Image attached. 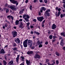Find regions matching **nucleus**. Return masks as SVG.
I'll return each instance as SVG.
<instances>
[{"label":"nucleus","instance_id":"9b49d317","mask_svg":"<svg viewBox=\"0 0 65 65\" xmlns=\"http://www.w3.org/2000/svg\"><path fill=\"white\" fill-rule=\"evenodd\" d=\"M52 29H55L56 28V26L55 24H53L52 26Z\"/></svg>","mask_w":65,"mask_h":65},{"label":"nucleus","instance_id":"dca6fc26","mask_svg":"<svg viewBox=\"0 0 65 65\" xmlns=\"http://www.w3.org/2000/svg\"><path fill=\"white\" fill-rule=\"evenodd\" d=\"M19 24V21L17 20L15 22V24L16 25H18Z\"/></svg>","mask_w":65,"mask_h":65},{"label":"nucleus","instance_id":"338daca9","mask_svg":"<svg viewBox=\"0 0 65 65\" xmlns=\"http://www.w3.org/2000/svg\"><path fill=\"white\" fill-rule=\"evenodd\" d=\"M63 7H64V8H65V4L63 5Z\"/></svg>","mask_w":65,"mask_h":65},{"label":"nucleus","instance_id":"f3484780","mask_svg":"<svg viewBox=\"0 0 65 65\" xmlns=\"http://www.w3.org/2000/svg\"><path fill=\"white\" fill-rule=\"evenodd\" d=\"M65 16V14H61L60 15V17H61V18H62L63 17H64Z\"/></svg>","mask_w":65,"mask_h":65},{"label":"nucleus","instance_id":"1a4fd4ad","mask_svg":"<svg viewBox=\"0 0 65 65\" xmlns=\"http://www.w3.org/2000/svg\"><path fill=\"white\" fill-rule=\"evenodd\" d=\"M60 14H61V12H58L57 14V12H56L55 15L56 17H59V15H60Z\"/></svg>","mask_w":65,"mask_h":65},{"label":"nucleus","instance_id":"412c9836","mask_svg":"<svg viewBox=\"0 0 65 65\" xmlns=\"http://www.w3.org/2000/svg\"><path fill=\"white\" fill-rule=\"evenodd\" d=\"M61 36H64V37H65V33H61Z\"/></svg>","mask_w":65,"mask_h":65},{"label":"nucleus","instance_id":"bb28decb","mask_svg":"<svg viewBox=\"0 0 65 65\" xmlns=\"http://www.w3.org/2000/svg\"><path fill=\"white\" fill-rule=\"evenodd\" d=\"M40 44V43L39 42H37L36 43V46H37L38 45Z\"/></svg>","mask_w":65,"mask_h":65},{"label":"nucleus","instance_id":"6e6552de","mask_svg":"<svg viewBox=\"0 0 65 65\" xmlns=\"http://www.w3.org/2000/svg\"><path fill=\"white\" fill-rule=\"evenodd\" d=\"M15 42H16V43H20L21 41L20 40V39L19 38H17L16 39H14Z\"/></svg>","mask_w":65,"mask_h":65},{"label":"nucleus","instance_id":"c03bdc74","mask_svg":"<svg viewBox=\"0 0 65 65\" xmlns=\"http://www.w3.org/2000/svg\"><path fill=\"white\" fill-rule=\"evenodd\" d=\"M6 13H7L8 12V11H9V10H8V9H6Z\"/></svg>","mask_w":65,"mask_h":65},{"label":"nucleus","instance_id":"c9c22d12","mask_svg":"<svg viewBox=\"0 0 65 65\" xmlns=\"http://www.w3.org/2000/svg\"><path fill=\"white\" fill-rule=\"evenodd\" d=\"M42 47V45L40 44V45H39V47Z\"/></svg>","mask_w":65,"mask_h":65},{"label":"nucleus","instance_id":"b1692460","mask_svg":"<svg viewBox=\"0 0 65 65\" xmlns=\"http://www.w3.org/2000/svg\"><path fill=\"white\" fill-rule=\"evenodd\" d=\"M52 38H53V35H50L49 37V38L50 39H52Z\"/></svg>","mask_w":65,"mask_h":65},{"label":"nucleus","instance_id":"7ed1b4c3","mask_svg":"<svg viewBox=\"0 0 65 65\" xmlns=\"http://www.w3.org/2000/svg\"><path fill=\"white\" fill-rule=\"evenodd\" d=\"M28 40V39L25 40L23 42V45L25 47H27V41Z\"/></svg>","mask_w":65,"mask_h":65},{"label":"nucleus","instance_id":"bf43d9fd","mask_svg":"<svg viewBox=\"0 0 65 65\" xmlns=\"http://www.w3.org/2000/svg\"><path fill=\"white\" fill-rule=\"evenodd\" d=\"M8 8H10L11 6H10V5H8Z\"/></svg>","mask_w":65,"mask_h":65},{"label":"nucleus","instance_id":"c756f323","mask_svg":"<svg viewBox=\"0 0 65 65\" xmlns=\"http://www.w3.org/2000/svg\"><path fill=\"white\" fill-rule=\"evenodd\" d=\"M52 62H53V63H52V64H51V65H54V64H55V61H54V60H53V61H52Z\"/></svg>","mask_w":65,"mask_h":65},{"label":"nucleus","instance_id":"6e6d98bb","mask_svg":"<svg viewBox=\"0 0 65 65\" xmlns=\"http://www.w3.org/2000/svg\"><path fill=\"white\" fill-rule=\"evenodd\" d=\"M25 1L26 3H27L29 2L28 0H26Z\"/></svg>","mask_w":65,"mask_h":65},{"label":"nucleus","instance_id":"de8ad7c7","mask_svg":"<svg viewBox=\"0 0 65 65\" xmlns=\"http://www.w3.org/2000/svg\"><path fill=\"white\" fill-rule=\"evenodd\" d=\"M55 40H56V39L53 40H52V42H55Z\"/></svg>","mask_w":65,"mask_h":65},{"label":"nucleus","instance_id":"aec40b11","mask_svg":"<svg viewBox=\"0 0 65 65\" xmlns=\"http://www.w3.org/2000/svg\"><path fill=\"white\" fill-rule=\"evenodd\" d=\"M24 20H25L26 22H29V19L28 18H24Z\"/></svg>","mask_w":65,"mask_h":65},{"label":"nucleus","instance_id":"0e129e2a","mask_svg":"<svg viewBox=\"0 0 65 65\" xmlns=\"http://www.w3.org/2000/svg\"><path fill=\"white\" fill-rule=\"evenodd\" d=\"M35 48V47L34 46L32 47L31 49H34Z\"/></svg>","mask_w":65,"mask_h":65},{"label":"nucleus","instance_id":"393cba45","mask_svg":"<svg viewBox=\"0 0 65 65\" xmlns=\"http://www.w3.org/2000/svg\"><path fill=\"white\" fill-rule=\"evenodd\" d=\"M46 14L45 15L46 16H48V17H49V15H50V13H47L45 12Z\"/></svg>","mask_w":65,"mask_h":65},{"label":"nucleus","instance_id":"4468645a","mask_svg":"<svg viewBox=\"0 0 65 65\" xmlns=\"http://www.w3.org/2000/svg\"><path fill=\"white\" fill-rule=\"evenodd\" d=\"M20 57V55H18L17 56V57L16 58V62L17 63L19 62V57Z\"/></svg>","mask_w":65,"mask_h":65},{"label":"nucleus","instance_id":"c85d7f7f","mask_svg":"<svg viewBox=\"0 0 65 65\" xmlns=\"http://www.w3.org/2000/svg\"><path fill=\"white\" fill-rule=\"evenodd\" d=\"M50 11H51L50 9H47V10L45 12H47V13H48V12H50Z\"/></svg>","mask_w":65,"mask_h":65},{"label":"nucleus","instance_id":"37998d69","mask_svg":"<svg viewBox=\"0 0 65 65\" xmlns=\"http://www.w3.org/2000/svg\"><path fill=\"white\" fill-rule=\"evenodd\" d=\"M48 34H50V33H51V31H50V30H48Z\"/></svg>","mask_w":65,"mask_h":65},{"label":"nucleus","instance_id":"f03ea898","mask_svg":"<svg viewBox=\"0 0 65 65\" xmlns=\"http://www.w3.org/2000/svg\"><path fill=\"white\" fill-rule=\"evenodd\" d=\"M28 45L29 46V47H31L32 44H33V42L31 40H29L28 41Z\"/></svg>","mask_w":65,"mask_h":65},{"label":"nucleus","instance_id":"5701e85b","mask_svg":"<svg viewBox=\"0 0 65 65\" xmlns=\"http://www.w3.org/2000/svg\"><path fill=\"white\" fill-rule=\"evenodd\" d=\"M56 54L57 56H60V54L57 52H56Z\"/></svg>","mask_w":65,"mask_h":65},{"label":"nucleus","instance_id":"603ef678","mask_svg":"<svg viewBox=\"0 0 65 65\" xmlns=\"http://www.w3.org/2000/svg\"><path fill=\"white\" fill-rule=\"evenodd\" d=\"M11 19L12 21H13V17H12V16H11Z\"/></svg>","mask_w":65,"mask_h":65},{"label":"nucleus","instance_id":"cd10ccee","mask_svg":"<svg viewBox=\"0 0 65 65\" xmlns=\"http://www.w3.org/2000/svg\"><path fill=\"white\" fill-rule=\"evenodd\" d=\"M3 62H4V65H6V64H7V62H6L5 61V60H3Z\"/></svg>","mask_w":65,"mask_h":65},{"label":"nucleus","instance_id":"a211bd4d","mask_svg":"<svg viewBox=\"0 0 65 65\" xmlns=\"http://www.w3.org/2000/svg\"><path fill=\"white\" fill-rule=\"evenodd\" d=\"M20 23V25L19 26V28H21V27L23 26V24L22 22H21Z\"/></svg>","mask_w":65,"mask_h":65},{"label":"nucleus","instance_id":"f704fd0d","mask_svg":"<svg viewBox=\"0 0 65 65\" xmlns=\"http://www.w3.org/2000/svg\"><path fill=\"white\" fill-rule=\"evenodd\" d=\"M50 61V60L48 59H46V62H49V61Z\"/></svg>","mask_w":65,"mask_h":65},{"label":"nucleus","instance_id":"f257e3e1","mask_svg":"<svg viewBox=\"0 0 65 65\" xmlns=\"http://www.w3.org/2000/svg\"><path fill=\"white\" fill-rule=\"evenodd\" d=\"M10 1L11 2L13 3V4H16V5H18L19 4V2L15 0H10Z\"/></svg>","mask_w":65,"mask_h":65},{"label":"nucleus","instance_id":"58836bf2","mask_svg":"<svg viewBox=\"0 0 65 65\" xmlns=\"http://www.w3.org/2000/svg\"><path fill=\"white\" fill-rule=\"evenodd\" d=\"M32 6L31 5H30L29 7V8L30 10H32Z\"/></svg>","mask_w":65,"mask_h":65},{"label":"nucleus","instance_id":"f8f14e48","mask_svg":"<svg viewBox=\"0 0 65 65\" xmlns=\"http://www.w3.org/2000/svg\"><path fill=\"white\" fill-rule=\"evenodd\" d=\"M5 52H4V50L3 49H2L0 52V54H4Z\"/></svg>","mask_w":65,"mask_h":65},{"label":"nucleus","instance_id":"423d86ee","mask_svg":"<svg viewBox=\"0 0 65 65\" xmlns=\"http://www.w3.org/2000/svg\"><path fill=\"white\" fill-rule=\"evenodd\" d=\"M15 7V6L14 5H13V6H11L10 7V9H11L12 10H17V9H16Z\"/></svg>","mask_w":65,"mask_h":65},{"label":"nucleus","instance_id":"20e7f679","mask_svg":"<svg viewBox=\"0 0 65 65\" xmlns=\"http://www.w3.org/2000/svg\"><path fill=\"white\" fill-rule=\"evenodd\" d=\"M12 34L13 36V37H15L17 36V32L15 31H12Z\"/></svg>","mask_w":65,"mask_h":65},{"label":"nucleus","instance_id":"49530a36","mask_svg":"<svg viewBox=\"0 0 65 65\" xmlns=\"http://www.w3.org/2000/svg\"><path fill=\"white\" fill-rule=\"evenodd\" d=\"M20 65H24V62H23V63H22Z\"/></svg>","mask_w":65,"mask_h":65},{"label":"nucleus","instance_id":"9d476101","mask_svg":"<svg viewBox=\"0 0 65 65\" xmlns=\"http://www.w3.org/2000/svg\"><path fill=\"white\" fill-rule=\"evenodd\" d=\"M13 63V60H11L9 62L8 64L9 65H12Z\"/></svg>","mask_w":65,"mask_h":65},{"label":"nucleus","instance_id":"ea45409f","mask_svg":"<svg viewBox=\"0 0 65 65\" xmlns=\"http://www.w3.org/2000/svg\"><path fill=\"white\" fill-rule=\"evenodd\" d=\"M5 27H7V26H8L7 24V23H5Z\"/></svg>","mask_w":65,"mask_h":65},{"label":"nucleus","instance_id":"4be33fe9","mask_svg":"<svg viewBox=\"0 0 65 65\" xmlns=\"http://www.w3.org/2000/svg\"><path fill=\"white\" fill-rule=\"evenodd\" d=\"M12 50L13 51H17L18 48L17 47H14V48H12Z\"/></svg>","mask_w":65,"mask_h":65},{"label":"nucleus","instance_id":"680f3d73","mask_svg":"<svg viewBox=\"0 0 65 65\" xmlns=\"http://www.w3.org/2000/svg\"><path fill=\"white\" fill-rule=\"evenodd\" d=\"M7 18H9V19H10V15H9L7 17Z\"/></svg>","mask_w":65,"mask_h":65},{"label":"nucleus","instance_id":"e433bc0d","mask_svg":"<svg viewBox=\"0 0 65 65\" xmlns=\"http://www.w3.org/2000/svg\"><path fill=\"white\" fill-rule=\"evenodd\" d=\"M53 39H56V36H53Z\"/></svg>","mask_w":65,"mask_h":65},{"label":"nucleus","instance_id":"3c124183","mask_svg":"<svg viewBox=\"0 0 65 65\" xmlns=\"http://www.w3.org/2000/svg\"><path fill=\"white\" fill-rule=\"evenodd\" d=\"M22 21L23 19H21L19 20V21H20V22H22Z\"/></svg>","mask_w":65,"mask_h":65},{"label":"nucleus","instance_id":"39448f33","mask_svg":"<svg viewBox=\"0 0 65 65\" xmlns=\"http://www.w3.org/2000/svg\"><path fill=\"white\" fill-rule=\"evenodd\" d=\"M37 19H38V20L40 21V22H42V20L44 19L43 17H37Z\"/></svg>","mask_w":65,"mask_h":65},{"label":"nucleus","instance_id":"e2e57ef3","mask_svg":"<svg viewBox=\"0 0 65 65\" xmlns=\"http://www.w3.org/2000/svg\"><path fill=\"white\" fill-rule=\"evenodd\" d=\"M59 39H62V38L61 37H59Z\"/></svg>","mask_w":65,"mask_h":65},{"label":"nucleus","instance_id":"4d7b16f0","mask_svg":"<svg viewBox=\"0 0 65 65\" xmlns=\"http://www.w3.org/2000/svg\"><path fill=\"white\" fill-rule=\"evenodd\" d=\"M61 8H59L58 9V11H61Z\"/></svg>","mask_w":65,"mask_h":65},{"label":"nucleus","instance_id":"774afa93","mask_svg":"<svg viewBox=\"0 0 65 65\" xmlns=\"http://www.w3.org/2000/svg\"><path fill=\"white\" fill-rule=\"evenodd\" d=\"M63 50H65V47H63Z\"/></svg>","mask_w":65,"mask_h":65},{"label":"nucleus","instance_id":"2eb2a0df","mask_svg":"<svg viewBox=\"0 0 65 65\" xmlns=\"http://www.w3.org/2000/svg\"><path fill=\"white\" fill-rule=\"evenodd\" d=\"M33 51H28L27 52V54L28 55H30V54H33Z\"/></svg>","mask_w":65,"mask_h":65},{"label":"nucleus","instance_id":"052dcab7","mask_svg":"<svg viewBox=\"0 0 65 65\" xmlns=\"http://www.w3.org/2000/svg\"><path fill=\"white\" fill-rule=\"evenodd\" d=\"M39 1L41 3V2H42L43 1L42 0H39Z\"/></svg>","mask_w":65,"mask_h":65},{"label":"nucleus","instance_id":"13d9d810","mask_svg":"<svg viewBox=\"0 0 65 65\" xmlns=\"http://www.w3.org/2000/svg\"><path fill=\"white\" fill-rule=\"evenodd\" d=\"M39 15H41V13L40 12H39Z\"/></svg>","mask_w":65,"mask_h":65},{"label":"nucleus","instance_id":"864d4df0","mask_svg":"<svg viewBox=\"0 0 65 65\" xmlns=\"http://www.w3.org/2000/svg\"><path fill=\"white\" fill-rule=\"evenodd\" d=\"M29 25H30V23L29 22H28L27 23V26H29Z\"/></svg>","mask_w":65,"mask_h":65},{"label":"nucleus","instance_id":"8fccbe9b","mask_svg":"<svg viewBox=\"0 0 65 65\" xmlns=\"http://www.w3.org/2000/svg\"><path fill=\"white\" fill-rule=\"evenodd\" d=\"M33 21H34V22H36V19H34L33 20Z\"/></svg>","mask_w":65,"mask_h":65},{"label":"nucleus","instance_id":"5fc2aeb1","mask_svg":"<svg viewBox=\"0 0 65 65\" xmlns=\"http://www.w3.org/2000/svg\"><path fill=\"white\" fill-rule=\"evenodd\" d=\"M45 44H48V42H46L45 43Z\"/></svg>","mask_w":65,"mask_h":65},{"label":"nucleus","instance_id":"09e8293b","mask_svg":"<svg viewBox=\"0 0 65 65\" xmlns=\"http://www.w3.org/2000/svg\"><path fill=\"white\" fill-rule=\"evenodd\" d=\"M42 9H43L44 10V11H45V10H46V8H45L43 7Z\"/></svg>","mask_w":65,"mask_h":65},{"label":"nucleus","instance_id":"0eeeda50","mask_svg":"<svg viewBox=\"0 0 65 65\" xmlns=\"http://www.w3.org/2000/svg\"><path fill=\"white\" fill-rule=\"evenodd\" d=\"M40 56L39 55L36 54L34 56V58L35 59H37V58H40Z\"/></svg>","mask_w":65,"mask_h":65},{"label":"nucleus","instance_id":"79ce46f5","mask_svg":"<svg viewBox=\"0 0 65 65\" xmlns=\"http://www.w3.org/2000/svg\"><path fill=\"white\" fill-rule=\"evenodd\" d=\"M56 62L57 64H59V61H58L56 60Z\"/></svg>","mask_w":65,"mask_h":65},{"label":"nucleus","instance_id":"2f4dec72","mask_svg":"<svg viewBox=\"0 0 65 65\" xmlns=\"http://www.w3.org/2000/svg\"><path fill=\"white\" fill-rule=\"evenodd\" d=\"M26 18H27V19H29V18H30V17H29V15H27L26 16Z\"/></svg>","mask_w":65,"mask_h":65},{"label":"nucleus","instance_id":"a18cd8bd","mask_svg":"<svg viewBox=\"0 0 65 65\" xmlns=\"http://www.w3.org/2000/svg\"><path fill=\"white\" fill-rule=\"evenodd\" d=\"M60 44V45H63V42H61Z\"/></svg>","mask_w":65,"mask_h":65},{"label":"nucleus","instance_id":"a19ab883","mask_svg":"<svg viewBox=\"0 0 65 65\" xmlns=\"http://www.w3.org/2000/svg\"><path fill=\"white\" fill-rule=\"evenodd\" d=\"M45 20H44L42 22V24H44V23H45Z\"/></svg>","mask_w":65,"mask_h":65},{"label":"nucleus","instance_id":"6ab92c4d","mask_svg":"<svg viewBox=\"0 0 65 65\" xmlns=\"http://www.w3.org/2000/svg\"><path fill=\"white\" fill-rule=\"evenodd\" d=\"M21 58L22 59V61H24V60L25 59V58L24 57L21 56Z\"/></svg>","mask_w":65,"mask_h":65},{"label":"nucleus","instance_id":"7c9ffc66","mask_svg":"<svg viewBox=\"0 0 65 65\" xmlns=\"http://www.w3.org/2000/svg\"><path fill=\"white\" fill-rule=\"evenodd\" d=\"M13 45L15 47L17 46V44H16V43H14L13 44Z\"/></svg>","mask_w":65,"mask_h":65},{"label":"nucleus","instance_id":"69168bd1","mask_svg":"<svg viewBox=\"0 0 65 65\" xmlns=\"http://www.w3.org/2000/svg\"><path fill=\"white\" fill-rule=\"evenodd\" d=\"M42 27H44V25L43 24L42 25Z\"/></svg>","mask_w":65,"mask_h":65},{"label":"nucleus","instance_id":"ddd939ff","mask_svg":"<svg viewBox=\"0 0 65 65\" xmlns=\"http://www.w3.org/2000/svg\"><path fill=\"white\" fill-rule=\"evenodd\" d=\"M26 63L27 65H30V60L28 61V60H26Z\"/></svg>","mask_w":65,"mask_h":65},{"label":"nucleus","instance_id":"473e14b6","mask_svg":"<svg viewBox=\"0 0 65 65\" xmlns=\"http://www.w3.org/2000/svg\"><path fill=\"white\" fill-rule=\"evenodd\" d=\"M23 13V11H20V14H21V13Z\"/></svg>","mask_w":65,"mask_h":65},{"label":"nucleus","instance_id":"72a5a7b5","mask_svg":"<svg viewBox=\"0 0 65 65\" xmlns=\"http://www.w3.org/2000/svg\"><path fill=\"white\" fill-rule=\"evenodd\" d=\"M26 15L24 14L23 15V18H26Z\"/></svg>","mask_w":65,"mask_h":65},{"label":"nucleus","instance_id":"a878e982","mask_svg":"<svg viewBox=\"0 0 65 65\" xmlns=\"http://www.w3.org/2000/svg\"><path fill=\"white\" fill-rule=\"evenodd\" d=\"M34 33H35L37 35H39L40 34V33H39L38 32H36V31H35L34 32Z\"/></svg>","mask_w":65,"mask_h":65},{"label":"nucleus","instance_id":"4c0bfd02","mask_svg":"<svg viewBox=\"0 0 65 65\" xmlns=\"http://www.w3.org/2000/svg\"><path fill=\"white\" fill-rule=\"evenodd\" d=\"M44 2L45 3H46L47 2V0H44Z\"/></svg>","mask_w":65,"mask_h":65}]
</instances>
